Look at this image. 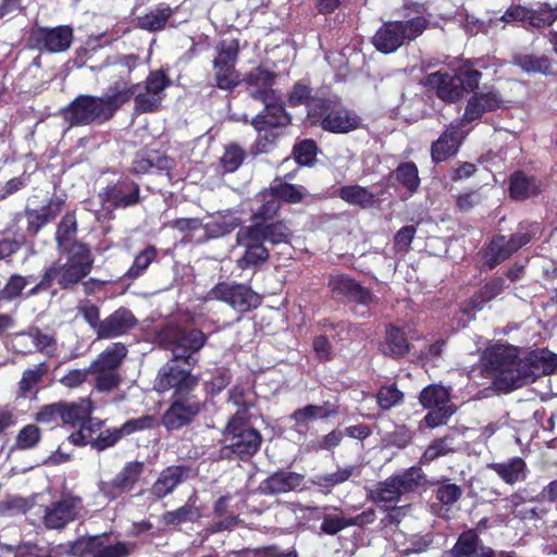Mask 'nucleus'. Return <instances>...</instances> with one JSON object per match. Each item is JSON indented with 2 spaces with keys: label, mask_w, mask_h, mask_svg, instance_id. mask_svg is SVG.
<instances>
[{
  "label": "nucleus",
  "mask_w": 557,
  "mask_h": 557,
  "mask_svg": "<svg viewBox=\"0 0 557 557\" xmlns=\"http://www.w3.org/2000/svg\"><path fill=\"white\" fill-rule=\"evenodd\" d=\"M484 368L495 386L504 392L520 388L557 370V355L548 349L525 351L496 345L484 352Z\"/></svg>",
  "instance_id": "1"
},
{
  "label": "nucleus",
  "mask_w": 557,
  "mask_h": 557,
  "mask_svg": "<svg viewBox=\"0 0 557 557\" xmlns=\"http://www.w3.org/2000/svg\"><path fill=\"white\" fill-rule=\"evenodd\" d=\"M274 78L275 76L271 72L260 67L255 69L247 76V82L251 87L250 95L264 103V110L252 121L255 129L259 133L287 125L290 121L280 97L271 88Z\"/></svg>",
  "instance_id": "2"
},
{
  "label": "nucleus",
  "mask_w": 557,
  "mask_h": 557,
  "mask_svg": "<svg viewBox=\"0 0 557 557\" xmlns=\"http://www.w3.org/2000/svg\"><path fill=\"white\" fill-rule=\"evenodd\" d=\"M61 260L46 271V280H52L63 289H73L91 271L94 257L87 245L73 243Z\"/></svg>",
  "instance_id": "3"
},
{
  "label": "nucleus",
  "mask_w": 557,
  "mask_h": 557,
  "mask_svg": "<svg viewBox=\"0 0 557 557\" xmlns=\"http://www.w3.org/2000/svg\"><path fill=\"white\" fill-rule=\"evenodd\" d=\"M424 16H416L407 21H392L384 23L373 36V45L380 52L393 53L405 41H411L423 34L428 26Z\"/></svg>",
  "instance_id": "4"
},
{
  "label": "nucleus",
  "mask_w": 557,
  "mask_h": 557,
  "mask_svg": "<svg viewBox=\"0 0 557 557\" xmlns=\"http://www.w3.org/2000/svg\"><path fill=\"white\" fill-rule=\"evenodd\" d=\"M226 445L222 448L223 457L231 458L233 456L245 459L255 455L261 445L260 433L250 428L245 417L234 413L226 425L224 434Z\"/></svg>",
  "instance_id": "5"
},
{
  "label": "nucleus",
  "mask_w": 557,
  "mask_h": 557,
  "mask_svg": "<svg viewBox=\"0 0 557 557\" xmlns=\"http://www.w3.org/2000/svg\"><path fill=\"white\" fill-rule=\"evenodd\" d=\"M107 65L112 67V72L121 75V78L111 84L106 94L101 96L103 101L111 108V113L115 111L125 102H127L139 88L138 84H132L124 77V74H129L138 65V57L135 54H125L107 60Z\"/></svg>",
  "instance_id": "6"
},
{
  "label": "nucleus",
  "mask_w": 557,
  "mask_h": 557,
  "mask_svg": "<svg viewBox=\"0 0 557 557\" xmlns=\"http://www.w3.org/2000/svg\"><path fill=\"white\" fill-rule=\"evenodd\" d=\"M62 113L70 127L100 125L113 116L101 97L89 95L77 96Z\"/></svg>",
  "instance_id": "7"
},
{
  "label": "nucleus",
  "mask_w": 557,
  "mask_h": 557,
  "mask_svg": "<svg viewBox=\"0 0 557 557\" xmlns=\"http://www.w3.org/2000/svg\"><path fill=\"white\" fill-rule=\"evenodd\" d=\"M540 231L537 223L520 224L519 232L507 238L498 235L491 242L486 252V264L493 269L508 259L513 252L527 245Z\"/></svg>",
  "instance_id": "8"
},
{
  "label": "nucleus",
  "mask_w": 557,
  "mask_h": 557,
  "mask_svg": "<svg viewBox=\"0 0 557 557\" xmlns=\"http://www.w3.org/2000/svg\"><path fill=\"white\" fill-rule=\"evenodd\" d=\"M180 360L171 359L164 363L154 380V389L159 393L173 391V396L190 395L198 380L191 374L193 367L181 368Z\"/></svg>",
  "instance_id": "9"
},
{
  "label": "nucleus",
  "mask_w": 557,
  "mask_h": 557,
  "mask_svg": "<svg viewBox=\"0 0 557 557\" xmlns=\"http://www.w3.org/2000/svg\"><path fill=\"white\" fill-rule=\"evenodd\" d=\"M425 482L423 471L418 467H411L401 474L394 475L380 483L375 499L382 503H394L399 497L416 490Z\"/></svg>",
  "instance_id": "10"
},
{
  "label": "nucleus",
  "mask_w": 557,
  "mask_h": 557,
  "mask_svg": "<svg viewBox=\"0 0 557 557\" xmlns=\"http://www.w3.org/2000/svg\"><path fill=\"white\" fill-rule=\"evenodd\" d=\"M329 286L334 296L357 304L355 308L356 315H369V307L375 301V297L368 289L344 274L332 275L329 280Z\"/></svg>",
  "instance_id": "11"
},
{
  "label": "nucleus",
  "mask_w": 557,
  "mask_h": 557,
  "mask_svg": "<svg viewBox=\"0 0 557 557\" xmlns=\"http://www.w3.org/2000/svg\"><path fill=\"white\" fill-rule=\"evenodd\" d=\"M206 342L207 337L200 330H176L170 343L172 359L194 367L198 361L195 355L205 346Z\"/></svg>",
  "instance_id": "12"
},
{
  "label": "nucleus",
  "mask_w": 557,
  "mask_h": 557,
  "mask_svg": "<svg viewBox=\"0 0 557 557\" xmlns=\"http://www.w3.org/2000/svg\"><path fill=\"white\" fill-rule=\"evenodd\" d=\"M210 297L226 302L238 312H247L260 304V297L250 287L220 283L210 290Z\"/></svg>",
  "instance_id": "13"
},
{
  "label": "nucleus",
  "mask_w": 557,
  "mask_h": 557,
  "mask_svg": "<svg viewBox=\"0 0 557 557\" xmlns=\"http://www.w3.org/2000/svg\"><path fill=\"white\" fill-rule=\"evenodd\" d=\"M201 409V401L193 394L173 396L171 406L162 416V424L168 430H180L189 424Z\"/></svg>",
  "instance_id": "14"
},
{
  "label": "nucleus",
  "mask_w": 557,
  "mask_h": 557,
  "mask_svg": "<svg viewBox=\"0 0 557 557\" xmlns=\"http://www.w3.org/2000/svg\"><path fill=\"white\" fill-rule=\"evenodd\" d=\"M72 40L73 30L69 26L38 27L29 36L32 47L51 53L66 51L71 47Z\"/></svg>",
  "instance_id": "15"
},
{
  "label": "nucleus",
  "mask_w": 557,
  "mask_h": 557,
  "mask_svg": "<svg viewBox=\"0 0 557 557\" xmlns=\"http://www.w3.org/2000/svg\"><path fill=\"white\" fill-rule=\"evenodd\" d=\"M83 508L82 499L76 496L65 495L45 509L44 522L49 529L64 528L75 520Z\"/></svg>",
  "instance_id": "16"
},
{
  "label": "nucleus",
  "mask_w": 557,
  "mask_h": 557,
  "mask_svg": "<svg viewBox=\"0 0 557 557\" xmlns=\"http://www.w3.org/2000/svg\"><path fill=\"white\" fill-rule=\"evenodd\" d=\"M334 101L330 99V104H325L323 110H319L321 126L323 129L332 133H348L360 125L359 116L342 107L333 106Z\"/></svg>",
  "instance_id": "17"
},
{
  "label": "nucleus",
  "mask_w": 557,
  "mask_h": 557,
  "mask_svg": "<svg viewBox=\"0 0 557 557\" xmlns=\"http://www.w3.org/2000/svg\"><path fill=\"white\" fill-rule=\"evenodd\" d=\"M99 196L114 208H127L139 201V186L133 181L121 180L107 186Z\"/></svg>",
  "instance_id": "18"
},
{
  "label": "nucleus",
  "mask_w": 557,
  "mask_h": 557,
  "mask_svg": "<svg viewBox=\"0 0 557 557\" xmlns=\"http://www.w3.org/2000/svg\"><path fill=\"white\" fill-rule=\"evenodd\" d=\"M425 86L435 90L437 97L446 102H454L462 96V83L447 72L437 71L425 77Z\"/></svg>",
  "instance_id": "19"
},
{
  "label": "nucleus",
  "mask_w": 557,
  "mask_h": 557,
  "mask_svg": "<svg viewBox=\"0 0 557 557\" xmlns=\"http://www.w3.org/2000/svg\"><path fill=\"white\" fill-rule=\"evenodd\" d=\"M137 324L133 312L126 308H119L101 321L98 339H108L126 334Z\"/></svg>",
  "instance_id": "20"
},
{
  "label": "nucleus",
  "mask_w": 557,
  "mask_h": 557,
  "mask_svg": "<svg viewBox=\"0 0 557 557\" xmlns=\"http://www.w3.org/2000/svg\"><path fill=\"white\" fill-rule=\"evenodd\" d=\"M73 555L90 554L92 557H127L129 547L126 543L119 542L115 545L100 547L99 537L81 539L71 548Z\"/></svg>",
  "instance_id": "21"
},
{
  "label": "nucleus",
  "mask_w": 557,
  "mask_h": 557,
  "mask_svg": "<svg viewBox=\"0 0 557 557\" xmlns=\"http://www.w3.org/2000/svg\"><path fill=\"white\" fill-rule=\"evenodd\" d=\"M502 103L498 94L492 89L475 92L469 100L462 116V122H472L487 111L497 109Z\"/></svg>",
  "instance_id": "22"
},
{
  "label": "nucleus",
  "mask_w": 557,
  "mask_h": 557,
  "mask_svg": "<svg viewBox=\"0 0 557 557\" xmlns=\"http://www.w3.org/2000/svg\"><path fill=\"white\" fill-rule=\"evenodd\" d=\"M465 135L459 125H450L432 145L431 156L434 162H443L455 154Z\"/></svg>",
  "instance_id": "23"
},
{
  "label": "nucleus",
  "mask_w": 557,
  "mask_h": 557,
  "mask_svg": "<svg viewBox=\"0 0 557 557\" xmlns=\"http://www.w3.org/2000/svg\"><path fill=\"white\" fill-rule=\"evenodd\" d=\"M506 484L515 485L523 482L528 478V466L521 457H512L505 461L493 462L488 465Z\"/></svg>",
  "instance_id": "24"
},
{
  "label": "nucleus",
  "mask_w": 557,
  "mask_h": 557,
  "mask_svg": "<svg viewBox=\"0 0 557 557\" xmlns=\"http://www.w3.org/2000/svg\"><path fill=\"white\" fill-rule=\"evenodd\" d=\"M305 476L293 471H277L262 483V490L268 494H283L297 490L304 483Z\"/></svg>",
  "instance_id": "25"
},
{
  "label": "nucleus",
  "mask_w": 557,
  "mask_h": 557,
  "mask_svg": "<svg viewBox=\"0 0 557 557\" xmlns=\"http://www.w3.org/2000/svg\"><path fill=\"white\" fill-rule=\"evenodd\" d=\"M141 463L128 462L121 470V472L110 482H102L101 491L112 497L120 493L129 490L137 481L141 472Z\"/></svg>",
  "instance_id": "26"
},
{
  "label": "nucleus",
  "mask_w": 557,
  "mask_h": 557,
  "mask_svg": "<svg viewBox=\"0 0 557 557\" xmlns=\"http://www.w3.org/2000/svg\"><path fill=\"white\" fill-rule=\"evenodd\" d=\"M92 404L89 398H82L78 401L65 403L63 401V423L70 425L94 424L90 419L92 412ZM97 426L100 422H95Z\"/></svg>",
  "instance_id": "27"
},
{
  "label": "nucleus",
  "mask_w": 557,
  "mask_h": 557,
  "mask_svg": "<svg viewBox=\"0 0 557 557\" xmlns=\"http://www.w3.org/2000/svg\"><path fill=\"white\" fill-rule=\"evenodd\" d=\"M127 356V348L122 343H112L90 363V369L119 372Z\"/></svg>",
  "instance_id": "28"
},
{
  "label": "nucleus",
  "mask_w": 557,
  "mask_h": 557,
  "mask_svg": "<svg viewBox=\"0 0 557 557\" xmlns=\"http://www.w3.org/2000/svg\"><path fill=\"white\" fill-rule=\"evenodd\" d=\"M174 9L166 3H159L144 15L137 17L139 28L148 32H159L164 29L168 21L173 15Z\"/></svg>",
  "instance_id": "29"
},
{
  "label": "nucleus",
  "mask_w": 557,
  "mask_h": 557,
  "mask_svg": "<svg viewBox=\"0 0 557 557\" xmlns=\"http://www.w3.org/2000/svg\"><path fill=\"white\" fill-rule=\"evenodd\" d=\"M326 102L330 104V99L311 96V89L302 83L295 84L289 95V104L293 107L306 106L308 115H314L319 110H323Z\"/></svg>",
  "instance_id": "30"
},
{
  "label": "nucleus",
  "mask_w": 557,
  "mask_h": 557,
  "mask_svg": "<svg viewBox=\"0 0 557 557\" xmlns=\"http://www.w3.org/2000/svg\"><path fill=\"white\" fill-rule=\"evenodd\" d=\"M541 190L540 182L522 172L510 176L509 195L512 199L524 200L536 196Z\"/></svg>",
  "instance_id": "31"
},
{
  "label": "nucleus",
  "mask_w": 557,
  "mask_h": 557,
  "mask_svg": "<svg viewBox=\"0 0 557 557\" xmlns=\"http://www.w3.org/2000/svg\"><path fill=\"white\" fill-rule=\"evenodd\" d=\"M185 471L182 467H169L163 470L151 487V493L157 498H163L171 494L183 482Z\"/></svg>",
  "instance_id": "32"
},
{
  "label": "nucleus",
  "mask_w": 557,
  "mask_h": 557,
  "mask_svg": "<svg viewBox=\"0 0 557 557\" xmlns=\"http://www.w3.org/2000/svg\"><path fill=\"white\" fill-rule=\"evenodd\" d=\"M335 412L336 408L334 405L324 403L323 405H308L297 409L293 412L290 418L295 421L297 426L305 428L310 422L326 419Z\"/></svg>",
  "instance_id": "33"
},
{
  "label": "nucleus",
  "mask_w": 557,
  "mask_h": 557,
  "mask_svg": "<svg viewBox=\"0 0 557 557\" xmlns=\"http://www.w3.org/2000/svg\"><path fill=\"white\" fill-rule=\"evenodd\" d=\"M336 195L351 206L367 209L375 203V195L367 187L360 185H347L338 188Z\"/></svg>",
  "instance_id": "34"
},
{
  "label": "nucleus",
  "mask_w": 557,
  "mask_h": 557,
  "mask_svg": "<svg viewBox=\"0 0 557 557\" xmlns=\"http://www.w3.org/2000/svg\"><path fill=\"white\" fill-rule=\"evenodd\" d=\"M382 350L384 355L392 358L404 357L409 351V344L405 333L400 329L391 325L386 330L385 342Z\"/></svg>",
  "instance_id": "35"
},
{
  "label": "nucleus",
  "mask_w": 557,
  "mask_h": 557,
  "mask_svg": "<svg viewBox=\"0 0 557 557\" xmlns=\"http://www.w3.org/2000/svg\"><path fill=\"white\" fill-rule=\"evenodd\" d=\"M239 224V219L231 211L219 212L212 221L205 224L206 233L213 238L232 232Z\"/></svg>",
  "instance_id": "36"
},
{
  "label": "nucleus",
  "mask_w": 557,
  "mask_h": 557,
  "mask_svg": "<svg viewBox=\"0 0 557 557\" xmlns=\"http://www.w3.org/2000/svg\"><path fill=\"white\" fill-rule=\"evenodd\" d=\"M61 210V202H50L38 210H26L28 231L36 234L49 221L53 220Z\"/></svg>",
  "instance_id": "37"
},
{
  "label": "nucleus",
  "mask_w": 557,
  "mask_h": 557,
  "mask_svg": "<svg viewBox=\"0 0 557 557\" xmlns=\"http://www.w3.org/2000/svg\"><path fill=\"white\" fill-rule=\"evenodd\" d=\"M355 467L349 466L333 473L317 474L310 479V483L320 487L325 494L330 493L331 490L346 481L352 475Z\"/></svg>",
  "instance_id": "38"
},
{
  "label": "nucleus",
  "mask_w": 557,
  "mask_h": 557,
  "mask_svg": "<svg viewBox=\"0 0 557 557\" xmlns=\"http://www.w3.org/2000/svg\"><path fill=\"white\" fill-rule=\"evenodd\" d=\"M201 517L198 507L186 504L175 510L166 511L162 515L161 521L169 527L177 528L184 523L195 522Z\"/></svg>",
  "instance_id": "39"
},
{
  "label": "nucleus",
  "mask_w": 557,
  "mask_h": 557,
  "mask_svg": "<svg viewBox=\"0 0 557 557\" xmlns=\"http://www.w3.org/2000/svg\"><path fill=\"white\" fill-rule=\"evenodd\" d=\"M508 285L504 277H495L486 283L472 299V309L482 310L484 305L499 296Z\"/></svg>",
  "instance_id": "40"
},
{
  "label": "nucleus",
  "mask_w": 557,
  "mask_h": 557,
  "mask_svg": "<svg viewBox=\"0 0 557 557\" xmlns=\"http://www.w3.org/2000/svg\"><path fill=\"white\" fill-rule=\"evenodd\" d=\"M317 156V145L312 139H305L294 147V160L286 158L281 168L288 166L292 163L299 165H311Z\"/></svg>",
  "instance_id": "41"
},
{
  "label": "nucleus",
  "mask_w": 557,
  "mask_h": 557,
  "mask_svg": "<svg viewBox=\"0 0 557 557\" xmlns=\"http://www.w3.org/2000/svg\"><path fill=\"white\" fill-rule=\"evenodd\" d=\"M47 372V364L40 362L33 368L24 370L22 377L18 382V392L21 396H26L36 389L38 384L41 383Z\"/></svg>",
  "instance_id": "42"
},
{
  "label": "nucleus",
  "mask_w": 557,
  "mask_h": 557,
  "mask_svg": "<svg viewBox=\"0 0 557 557\" xmlns=\"http://www.w3.org/2000/svg\"><path fill=\"white\" fill-rule=\"evenodd\" d=\"M257 202H260L259 207L252 209L256 220L272 219L280 209V201L271 189L260 193L257 196Z\"/></svg>",
  "instance_id": "43"
},
{
  "label": "nucleus",
  "mask_w": 557,
  "mask_h": 557,
  "mask_svg": "<svg viewBox=\"0 0 557 557\" xmlns=\"http://www.w3.org/2000/svg\"><path fill=\"white\" fill-rule=\"evenodd\" d=\"M449 393L441 385L432 384L424 387L420 394V403L424 408L448 406Z\"/></svg>",
  "instance_id": "44"
},
{
  "label": "nucleus",
  "mask_w": 557,
  "mask_h": 557,
  "mask_svg": "<svg viewBox=\"0 0 557 557\" xmlns=\"http://www.w3.org/2000/svg\"><path fill=\"white\" fill-rule=\"evenodd\" d=\"M271 190L277 200L282 199L290 203H297L308 196V191L304 186L289 183L277 182L271 186Z\"/></svg>",
  "instance_id": "45"
},
{
  "label": "nucleus",
  "mask_w": 557,
  "mask_h": 557,
  "mask_svg": "<svg viewBox=\"0 0 557 557\" xmlns=\"http://www.w3.org/2000/svg\"><path fill=\"white\" fill-rule=\"evenodd\" d=\"M77 230L76 219L73 213H67L63 216L60 222L55 239L58 243V247L61 251H67L70 246V242L75 236Z\"/></svg>",
  "instance_id": "46"
},
{
  "label": "nucleus",
  "mask_w": 557,
  "mask_h": 557,
  "mask_svg": "<svg viewBox=\"0 0 557 557\" xmlns=\"http://www.w3.org/2000/svg\"><path fill=\"white\" fill-rule=\"evenodd\" d=\"M454 451V437L450 435H446L444 437L434 440L428 448L424 450L421 461L426 463L431 462L434 459L446 456L449 453Z\"/></svg>",
  "instance_id": "47"
},
{
  "label": "nucleus",
  "mask_w": 557,
  "mask_h": 557,
  "mask_svg": "<svg viewBox=\"0 0 557 557\" xmlns=\"http://www.w3.org/2000/svg\"><path fill=\"white\" fill-rule=\"evenodd\" d=\"M264 224L255 223L253 225L242 227L236 235L238 245L263 246L265 242Z\"/></svg>",
  "instance_id": "48"
},
{
  "label": "nucleus",
  "mask_w": 557,
  "mask_h": 557,
  "mask_svg": "<svg viewBox=\"0 0 557 557\" xmlns=\"http://www.w3.org/2000/svg\"><path fill=\"white\" fill-rule=\"evenodd\" d=\"M396 181L409 193L417 190L420 184L418 168L414 163L406 162L400 164L395 172Z\"/></svg>",
  "instance_id": "49"
},
{
  "label": "nucleus",
  "mask_w": 557,
  "mask_h": 557,
  "mask_svg": "<svg viewBox=\"0 0 557 557\" xmlns=\"http://www.w3.org/2000/svg\"><path fill=\"white\" fill-rule=\"evenodd\" d=\"M517 65H519L525 72L548 74L552 70V62L547 57L525 54L520 55L516 59Z\"/></svg>",
  "instance_id": "50"
},
{
  "label": "nucleus",
  "mask_w": 557,
  "mask_h": 557,
  "mask_svg": "<svg viewBox=\"0 0 557 557\" xmlns=\"http://www.w3.org/2000/svg\"><path fill=\"white\" fill-rule=\"evenodd\" d=\"M240 246L245 248L244 256L237 261V265L242 270L253 268L269 258V251L264 246Z\"/></svg>",
  "instance_id": "51"
},
{
  "label": "nucleus",
  "mask_w": 557,
  "mask_h": 557,
  "mask_svg": "<svg viewBox=\"0 0 557 557\" xmlns=\"http://www.w3.org/2000/svg\"><path fill=\"white\" fill-rule=\"evenodd\" d=\"M156 256L157 250L154 247L148 246L145 248L135 257L134 263L125 273V276L131 280L140 276L147 270L150 263L156 259Z\"/></svg>",
  "instance_id": "52"
},
{
  "label": "nucleus",
  "mask_w": 557,
  "mask_h": 557,
  "mask_svg": "<svg viewBox=\"0 0 557 557\" xmlns=\"http://www.w3.org/2000/svg\"><path fill=\"white\" fill-rule=\"evenodd\" d=\"M478 546V536L473 532L462 533L450 549L451 557H470Z\"/></svg>",
  "instance_id": "53"
},
{
  "label": "nucleus",
  "mask_w": 557,
  "mask_h": 557,
  "mask_svg": "<svg viewBox=\"0 0 557 557\" xmlns=\"http://www.w3.org/2000/svg\"><path fill=\"white\" fill-rule=\"evenodd\" d=\"M40 437V429L35 424H27L17 433L14 447L21 450L30 449L39 443Z\"/></svg>",
  "instance_id": "54"
},
{
  "label": "nucleus",
  "mask_w": 557,
  "mask_h": 557,
  "mask_svg": "<svg viewBox=\"0 0 557 557\" xmlns=\"http://www.w3.org/2000/svg\"><path fill=\"white\" fill-rule=\"evenodd\" d=\"M90 374L95 376V388L98 392H110L116 388L121 382V375L119 372L90 369Z\"/></svg>",
  "instance_id": "55"
},
{
  "label": "nucleus",
  "mask_w": 557,
  "mask_h": 557,
  "mask_svg": "<svg viewBox=\"0 0 557 557\" xmlns=\"http://www.w3.org/2000/svg\"><path fill=\"white\" fill-rule=\"evenodd\" d=\"M529 26L534 28H542L550 26L554 23L552 13V5L549 3H540L537 8H530Z\"/></svg>",
  "instance_id": "56"
},
{
  "label": "nucleus",
  "mask_w": 557,
  "mask_h": 557,
  "mask_svg": "<svg viewBox=\"0 0 557 557\" xmlns=\"http://www.w3.org/2000/svg\"><path fill=\"white\" fill-rule=\"evenodd\" d=\"M230 403L237 407V411L240 416L245 417L246 411L253 403V394L248 387L235 386L230 391Z\"/></svg>",
  "instance_id": "57"
},
{
  "label": "nucleus",
  "mask_w": 557,
  "mask_h": 557,
  "mask_svg": "<svg viewBox=\"0 0 557 557\" xmlns=\"http://www.w3.org/2000/svg\"><path fill=\"white\" fill-rule=\"evenodd\" d=\"M403 393L395 385L382 386L376 394V403L383 410H388L403 400Z\"/></svg>",
  "instance_id": "58"
},
{
  "label": "nucleus",
  "mask_w": 557,
  "mask_h": 557,
  "mask_svg": "<svg viewBox=\"0 0 557 557\" xmlns=\"http://www.w3.org/2000/svg\"><path fill=\"white\" fill-rule=\"evenodd\" d=\"M135 96V109L138 112H153L158 110L161 106L162 98L161 96H157L151 94V91L147 90L144 87V91H138L136 89Z\"/></svg>",
  "instance_id": "59"
},
{
  "label": "nucleus",
  "mask_w": 557,
  "mask_h": 557,
  "mask_svg": "<svg viewBox=\"0 0 557 557\" xmlns=\"http://www.w3.org/2000/svg\"><path fill=\"white\" fill-rule=\"evenodd\" d=\"M77 310L78 313L84 318L86 323L95 332L96 336H98L102 321L100 320V310L98 306L90 302L89 300H84L78 304Z\"/></svg>",
  "instance_id": "60"
},
{
  "label": "nucleus",
  "mask_w": 557,
  "mask_h": 557,
  "mask_svg": "<svg viewBox=\"0 0 557 557\" xmlns=\"http://www.w3.org/2000/svg\"><path fill=\"white\" fill-rule=\"evenodd\" d=\"M238 41L225 40L221 44L218 57L213 61V66L230 65L235 66L238 55Z\"/></svg>",
  "instance_id": "61"
},
{
  "label": "nucleus",
  "mask_w": 557,
  "mask_h": 557,
  "mask_svg": "<svg viewBox=\"0 0 557 557\" xmlns=\"http://www.w3.org/2000/svg\"><path fill=\"white\" fill-rule=\"evenodd\" d=\"M32 337V345L36 350L52 356L57 350V341L50 335L42 333L39 329L29 330Z\"/></svg>",
  "instance_id": "62"
},
{
  "label": "nucleus",
  "mask_w": 557,
  "mask_h": 557,
  "mask_svg": "<svg viewBox=\"0 0 557 557\" xmlns=\"http://www.w3.org/2000/svg\"><path fill=\"white\" fill-rule=\"evenodd\" d=\"M214 76L216 86L221 89H232L238 82V75L236 74L235 66L230 65H218L214 66Z\"/></svg>",
  "instance_id": "63"
},
{
  "label": "nucleus",
  "mask_w": 557,
  "mask_h": 557,
  "mask_svg": "<svg viewBox=\"0 0 557 557\" xmlns=\"http://www.w3.org/2000/svg\"><path fill=\"white\" fill-rule=\"evenodd\" d=\"M0 557H50L39 554L36 546L23 545L14 548L10 545H0Z\"/></svg>",
  "instance_id": "64"
}]
</instances>
